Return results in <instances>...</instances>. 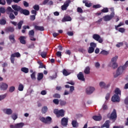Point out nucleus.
<instances>
[{"mask_svg":"<svg viewBox=\"0 0 128 128\" xmlns=\"http://www.w3.org/2000/svg\"><path fill=\"white\" fill-rule=\"evenodd\" d=\"M118 30V32H124L126 30L124 29V28H119Z\"/></svg>","mask_w":128,"mask_h":128,"instance_id":"nucleus-60","label":"nucleus"},{"mask_svg":"<svg viewBox=\"0 0 128 128\" xmlns=\"http://www.w3.org/2000/svg\"><path fill=\"white\" fill-rule=\"evenodd\" d=\"M102 110L104 112H106V110H108V104H103V105L102 106Z\"/></svg>","mask_w":128,"mask_h":128,"instance_id":"nucleus-34","label":"nucleus"},{"mask_svg":"<svg viewBox=\"0 0 128 128\" xmlns=\"http://www.w3.org/2000/svg\"><path fill=\"white\" fill-rule=\"evenodd\" d=\"M93 8H102V6L100 4L93 5L92 6Z\"/></svg>","mask_w":128,"mask_h":128,"instance_id":"nucleus-57","label":"nucleus"},{"mask_svg":"<svg viewBox=\"0 0 128 128\" xmlns=\"http://www.w3.org/2000/svg\"><path fill=\"white\" fill-rule=\"evenodd\" d=\"M114 92L116 94L112 96V100L113 102H119L120 100V96H120L122 92L119 88H116L114 90Z\"/></svg>","mask_w":128,"mask_h":128,"instance_id":"nucleus-2","label":"nucleus"},{"mask_svg":"<svg viewBox=\"0 0 128 128\" xmlns=\"http://www.w3.org/2000/svg\"><path fill=\"white\" fill-rule=\"evenodd\" d=\"M92 38L95 40H96V42H98L100 44H102V42H104L102 38H100V36L98 34H93Z\"/></svg>","mask_w":128,"mask_h":128,"instance_id":"nucleus-9","label":"nucleus"},{"mask_svg":"<svg viewBox=\"0 0 128 128\" xmlns=\"http://www.w3.org/2000/svg\"><path fill=\"white\" fill-rule=\"evenodd\" d=\"M102 12H108V8H104L101 10Z\"/></svg>","mask_w":128,"mask_h":128,"instance_id":"nucleus-55","label":"nucleus"},{"mask_svg":"<svg viewBox=\"0 0 128 128\" xmlns=\"http://www.w3.org/2000/svg\"><path fill=\"white\" fill-rule=\"evenodd\" d=\"M18 90L22 92L24 90V85L22 84H20L18 88Z\"/></svg>","mask_w":128,"mask_h":128,"instance_id":"nucleus-47","label":"nucleus"},{"mask_svg":"<svg viewBox=\"0 0 128 128\" xmlns=\"http://www.w3.org/2000/svg\"><path fill=\"white\" fill-rule=\"evenodd\" d=\"M92 118L96 122H100V120H102V116H92Z\"/></svg>","mask_w":128,"mask_h":128,"instance_id":"nucleus-25","label":"nucleus"},{"mask_svg":"<svg viewBox=\"0 0 128 128\" xmlns=\"http://www.w3.org/2000/svg\"><path fill=\"white\" fill-rule=\"evenodd\" d=\"M11 118H12V120H16V118H18V114H14L12 115Z\"/></svg>","mask_w":128,"mask_h":128,"instance_id":"nucleus-48","label":"nucleus"},{"mask_svg":"<svg viewBox=\"0 0 128 128\" xmlns=\"http://www.w3.org/2000/svg\"><path fill=\"white\" fill-rule=\"evenodd\" d=\"M28 36L30 38H32L34 36V30H30L28 32Z\"/></svg>","mask_w":128,"mask_h":128,"instance_id":"nucleus-31","label":"nucleus"},{"mask_svg":"<svg viewBox=\"0 0 128 128\" xmlns=\"http://www.w3.org/2000/svg\"><path fill=\"white\" fill-rule=\"evenodd\" d=\"M77 77L78 78V80H80L84 82V74H82V72H80L79 74H78Z\"/></svg>","mask_w":128,"mask_h":128,"instance_id":"nucleus-14","label":"nucleus"},{"mask_svg":"<svg viewBox=\"0 0 128 128\" xmlns=\"http://www.w3.org/2000/svg\"><path fill=\"white\" fill-rule=\"evenodd\" d=\"M70 2H72V1L70 0H68L66 2H64V5L62 6L61 7L62 10H66Z\"/></svg>","mask_w":128,"mask_h":128,"instance_id":"nucleus-10","label":"nucleus"},{"mask_svg":"<svg viewBox=\"0 0 128 128\" xmlns=\"http://www.w3.org/2000/svg\"><path fill=\"white\" fill-rule=\"evenodd\" d=\"M41 112L43 114H46V112H48V107L46 106H44L42 108Z\"/></svg>","mask_w":128,"mask_h":128,"instance_id":"nucleus-32","label":"nucleus"},{"mask_svg":"<svg viewBox=\"0 0 128 128\" xmlns=\"http://www.w3.org/2000/svg\"><path fill=\"white\" fill-rule=\"evenodd\" d=\"M21 72H24V74H28L29 72L28 68L23 67L21 68Z\"/></svg>","mask_w":128,"mask_h":128,"instance_id":"nucleus-30","label":"nucleus"},{"mask_svg":"<svg viewBox=\"0 0 128 128\" xmlns=\"http://www.w3.org/2000/svg\"><path fill=\"white\" fill-rule=\"evenodd\" d=\"M6 10L4 7L0 8V14H6Z\"/></svg>","mask_w":128,"mask_h":128,"instance_id":"nucleus-42","label":"nucleus"},{"mask_svg":"<svg viewBox=\"0 0 128 128\" xmlns=\"http://www.w3.org/2000/svg\"><path fill=\"white\" fill-rule=\"evenodd\" d=\"M23 4L25 8H28V6H30V4L28 2H26V1H24Z\"/></svg>","mask_w":128,"mask_h":128,"instance_id":"nucleus-54","label":"nucleus"},{"mask_svg":"<svg viewBox=\"0 0 128 128\" xmlns=\"http://www.w3.org/2000/svg\"><path fill=\"white\" fill-rule=\"evenodd\" d=\"M26 38L24 36H20L19 38L20 44H26L25 40Z\"/></svg>","mask_w":128,"mask_h":128,"instance_id":"nucleus-19","label":"nucleus"},{"mask_svg":"<svg viewBox=\"0 0 128 128\" xmlns=\"http://www.w3.org/2000/svg\"><path fill=\"white\" fill-rule=\"evenodd\" d=\"M30 20L34 21L36 20V15H31L30 16Z\"/></svg>","mask_w":128,"mask_h":128,"instance_id":"nucleus-62","label":"nucleus"},{"mask_svg":"<svg viewBox=\"0 0 128 128\" xmlns=\"http://www.w3.org/2000/svg\"><path fill=\"white\" fill-rule=\"evenodd\" d=\"M6 94H2V95H0V100H4V98H6Z\"/></svg>","mask_w":128,"mask_h":128,"instance_id":"nucleus-51","label":"nucleus"},{"mask_svg":"<svg viewBox=\"0 0 128 128\" xmlns=\"http://www.w3.org/2000/svg\"><path fill=\"white\" fill-rule=\"evenodd\" d=\"M72 20V18L70 16H64L62 19V22H70Z\"/></svg>","mask_w":128,"mask_h":128,"instance_id":"nucleus-23","label":"nucleus"},{"mask_svg":"<svg viewBox=\"0 0 128 128\" xmlns=\"http://www.w3.org/2000/svg\"><path fill=\"white\" fill-rule=\"evenodd\" d=\"M20 14H24V16H30V11L26 9L22 8Z\"/></svg>","mask_w":128,"mask_h":128,"instance_id":"nucleus-15","label":"nucleus"},{"mask_svg":"<svg viewBox=\"0 0 128 128\" xmlns=\"http://www.w3.org/2000/svg\"><path fill=\"white\" fill-rule=\"evenodd\" d=\"M12 8L10 6H8L7 8V13L11 12H13L14 16H16L18 14V12H20V10H22V8L20 6H18L17 4H14L12 6Z\"/></svg>","mask_w":128,"mask_h":128,"instance_id":"nucleus-1","label":"nucleus"},{"mask_svg":"<svg viewBox=\"0 0 128 128\" xmlns=\"http://www.w3.org/2000/svg\"><path fill=\"white\" fill-rule=\"evenodd\" d=\"M16 124V128H22L24 126V122H20L18 124Z\"/></svg>","mask_w":128,"mask_h":128,"instance_id":"nucleus-29","label":"nucleus"},{"mask_svg":"<svg viewBox=\"0 0 128 128\" xmlns=\"http://www.w3.org/2000/svg\"><path fill=\"white\" fill-rule=\"evenodd\" d=\"M90 47L92 48H96V44L92 42L90 44Z\"/></svg>","mask_w":128,"mask_h":128,"instance_id":"nucleus-50","label":"nucleus"},{"mask_svg":"<svg viewBox=\"0 0 128 128\" xmlns=\"http://www.w3.org/2000/svg\"><path fill=\"white\" fill-rule=\"evenodd\" d=\"M108 118L110 120H116V118H118V115L116 114V109H114L113 111L112 112L110 116L108 114L107 115Z\"/></svg>","mask_w":128,"mask_h":128,"instance_id":"nucleus-5","label":"nucleus"},{"mask_svg":"<svg viewBox=\"0 0 128 128\" xmlns=\"http://www.w3.org/2000/svg\"><path fill=\"white\" fill-rule=\"evenodd\" d=\"M6 32H14V27H8L6 28L5 30Z\"/></svg>","mask_w":128,"mask_h":128,"instance_id":"nucleus-22","label":"nucleus"},{"mask_svg":"<svg viewBox=\"0 0 128 128\" xmlns=\"http://www.w3.org/2000/svg\"><path fill=\"white\" fill-rule=\"evenodd\" d=\"M102 128H110V120H107L106 121L104 124L101 126Z\"/></svg>","mask_w":128,"mask_h":128,"instance_id":"nucleus-21","label":"nucleus"},{"mask_svg":"<svg viewBox=\"0 0 128 128\" xmlns=\"http://www.w3.org/2000/svg\"><path fill=\"white\" fill-rule=\"evenodd\" d=\"M68 122V118H63L61 120V124L63 126H66Z\"/></svg>","mask_w":128,"mask_h":128,"instance_id":"nucleus-12","label":"nucleus"},{"mask_svg":"<svg viewBox=\"0 0 128 128\" xmlns=\"http://www.w3.org/2000/svg\"><path fill=\"white\" fill-rule=\"evenodd\" d=\"M14 58H20V54L17 52L11 54L10 60L12 64H14Z\"/></svg>","mask_w":128,"mask_h":128,"instance_id":"nucleus-8","label":"nucleus"},{"mask_svg":"<svg viewBox=\"0 0 128 128\" xmlns=\"http://www.w3.org/2000/svg\"><path fill=\"white\" fill-rule=\"evenodd\" d=\"M118 58V56H116L112 58L110 62H116Z\"/></svg>","mask_w":128,"mask_h":128,"instance_id":"nucleus-38","label":"nucleus"},{"mask_svg":"<svg viewBox=\"0 0 128 128\" xmlns=\"http://www.w3.org/2000/svg\"><path fill=\"white\" fill-rule=\"evenodd\" d=\"M94 52V48H92V47H89L88 50V54H92Z\"/></svg>","mask_w":128,"mask_h":128,"instance_id":"nucleus-46","label":"nucleus"},{"mask_svg":"<svg viewBox=\"0 0 128 128\" xmlns=\"http://www.w3.org/2000/svg\"><path fill=\"white\" fill-rule=\"evenodd\" d=\"M124 46V42H118V44H116V48H120V46Z\"/></svg>","mask_w":128,"mask_h":128,"instance_id":"nucleus-58","label":"nucleus"},{"mask_svg":"<svg viewBox=\"0 0 128 128\" xmlns=\"http://www.w3.org/2000/svg\"><path fill=\"white\" fill-rule=\"evenodd\" d=\"M74 86H70V92L72 94V92H74Z\"/></svg>","mask_w":128,"mask_h":128,"instance_id":"nucleus-64","label":"nucleus"},{"mask_svg":"<svg viewBox=\"0 0 128 128\" xmlns=\"http://www.w3.org/2000/svg\"><path fill=\"white\" fill-rule=\"evenodd\" d=\"M77 12H79L80 14H82V12H84V10L80 7H78L77 8Z\"/></svg>","mask_w":128,"mask_h":128,"instance_id":"nucleus-53","label":"nucleus"},{"mask_svg":"<svg viewBox=\"0 0 128 128\" xmlns=\"http://www.w3.org/2000/svg\"><path fill=\"white\" fill-rule=\"evenodd\" d=\"M100 54H103V56H108V54L109 52H108L106 50H103L100 52Z\"/></svg>","mask_w":128,"mask_h":128,"instance_id":"nucleus-44","label":"nucleus"},{"mask_svg":"<svg viewBox=\"0 0 128 128\" xmlns=\"http://www.w3.org/2000/svg\"><path fill=\"white\" fill-rule=\"evenodd\" d=\"M22 24H24V20H20L17 24L18 30H21Z\"/></svg>","mask_w":128,"mask_h":128,"instance_id":"nucleus-35","label":"nucleus"},{"mask_svg":"<svg viewBox=\"0 0 128 128\" xmlns=\"http://www.w3.org/2000/svg\"><path fill=\"white\" fill-rule=\"evenodd\" d=\"M118 63L116 62H110L109 64V66L110 68H112L114 70V68H118Z\"/></svg>","mask_w":128,"mask_h":128,"instance_id":"nucleus-20","label":"nucleus"},{"mask_svg":"<svg viewBox=\"0 0 128 128\" xmlns=\"http://www.w3.org/2000/svg\"><path fill=\"white\" fill-rule=\"evenodd\" d=\"M4 112L6 114L10 115L12 114V110L10 108L4 109Z\"/></svg>","mask_w":128,"mask_h":128,"instance_id":"nucleus-24","label":"nucleus"},{"mask_svg":"<svg viewBox=\"0 0 128 128\" xmlns=\"http://www.w3.org/2000/svg\"><path fill=\"white\" fill-rule=\"evenodd\" d=\"M43 78H44V74L38 73V78H37L38 80H42Z\"/></svg>","mask_w":128,"mask_h":128,"instance_id":"nucleus-33","label":"nucleus"},{"mask_svg":"<svg viewBox=\"0 0 128 128\" xmlns=\"http://www.w3.org/2000/svg\"><path fill=\"white\" fill-rule=\"evenodd\" d=\"M85 6H86L87 8H90V6H92V3L91 2H86L85 4Z\"/></svg>","mask_w":128,"mask_h":128,"instance_id":"nucleus-63","label":"nucleus"},{"mask_svg":"<svg viewBox=\"0 0 128 128\" xmlns=\"http://www.w3.org/2000/svg\"><path fill=\"white\" fill-rule=\"evenodd\" d=\"M14 90H16V88L14 86H10L9 88V92H14Z\"/></svg>","mask_w":128,"mask_h":128,"instance_id":"nucleus-52","label":"nucleus"},{"mask_svg":"<svg viewBox=\"0 0 128 128\" xmlns=\"http://www.w3.org/2000/svg\"><path fill=\"white\" fill-rule=\"evenodd\" d=\"M12 12H9L8 13V8L6 9V14H9L10 20H14V18H16V15H14Z\"/></svg>","mask_w":128,"mask_h":128,"instance_id":"nucleus-16","label":"nucleus"},{"mask_svg":"<svg viewBox=\"0 0 128 128\" xmlns=\"http://www.w3.org/2000/svg\"><path fill=\"white\" fill-rule=\"evenodd\" d=\"M6 24V20L4 19H1L0 20V24L2 26H4Z\"/></svg>","mask_w":128,"mask_h":128,"instance_id":"nucleus-45","label":"nucleus"},{"mask_svg":"<svg viewBox=\"0 0 128 128\" xmlns=\"http://www.w3.org/2000/svg\"><path fill=\"white\" fill-rule=\"evenodd\" d=\"M54 113L56 114L57 118H62L64 116V110H58V109H54Z\"/></svg>","mask_w":128,"mask_h":128,"instance_id":"nucleus-4","label":"nucleus"},{"mask_svg":"<svg viewBox=\"0 0 128 128\" xmlns=\"http://www.w3.org/2000/svg\"><path fill=\"white\" fill-rule=\"evenodd\" d=\"M124 24V23L120 22L118 26H115V29L116 30H118V28H120V26H122Z\"/></svg>","mask_w":128,"mask_h":128,"instance_id":"nucleus-56","label":"nucleus"},{"mask_svg":"<svg viewBox=\"0 0 128 128\" xmlns=\"http://www.w3.org/2000/svg\"><path fill=\"white\" fill-rule=\"evenodd\" d=\"M56 55L57 56L58 58H62V52L60 51L57 52Z\"/></svg>","mask_w":128,"mask_h":128,"instance_id":"nucleus-61","label":"nucleus"},{"mask_svg":"<svg viewBox=\"0 0 128 128\" xmlns=\"http://www.w3.org/2000/svg\"><path fill=\"white\" fill-rule=\"evenodd\" d=\"M84 74H90V66H86L84 70Z\"/></svg>","mask_w":128,"mask_h":128,"instance_id":"nucleus-26","label":"nucleus"},{"mask_svg":"<svg viewBox=\"0 0 128 128\" xmlns=\"http://www.w3.org/2000/svg\"><path fill=\"white\" fill-rule=\"evenodd\" d=\"M99 86L101 88H108L110 86V84H106L104 82H100Z\"/></svg>","mask_w":128,"mask_h":128,"instance_id":"nucleus-11","label":"nucleus"},{"mask_svg":"<svg viewBox=\"0 0 128 128\" xmlns=\"http://www.w3.org/2000/svg\"><path fill=\"white\" fill-rule=\"evenodd\" d=\"M128 68L124 64L122 66H120L117 69L116 74L114 73V78H118V76H120L122 72H124V70H126V69Z\"/></svg>","mask_w":128,"mask_h":128,"instance_id":"nucleus-3","label":"nucleus"},{"mask_svg":"<svg viewBox=\"0 0 128 128\" xmlns=\"http://www.w3.org/2000/svg\"><path fill=\"white\" fill-rule=\"evenodd\" d=\"M72 124L73 128H78V123L76 120H73L72 122Z\"/></svg>","mask_w":128,"mask_h":128,"instance_id":"nucleus-28","label":"nucleus"},{"mask_svg":"<svg viewBox=\"0 0 128 128\" xmlns=\"http://www.w3.org/2000/svg\"><path fill=\"white\" fill-rule=\"evenodd\" d=\"M34 28L36 30H40V32H44V28L43 26L35 25L34 26Z\"/></svg>","mask_w":128,"mask_h":128,"instance_id":"nucleus-18","label":"nucleus"},{"mask_svg":"<svg viewBox=\"0 0 128 128\" xmlns=\"http://www.w3.org/2000/svg\"><path fill=\"white\" fill-rule=\"evenodd\" d=\"M62 74L65 76H70V72H68V70L66 69L63 70Z\"/></svg>","mask_w":128,"mask_h":128,"instance_id":"nucleus-36","label":"nucleus"},{"mask_svg":"<svg viewBox=\"0 0 128 128\" xmlns=\"http://www.w3.org/2000/svg\"><path fill=\"white\" fill-rule=\"evenodd\" d=\"M53 102L55 104L58 105V104H60V100H58V99H54L53 100Z\"/></svg>","mask_w":128,"mask_h":128,"instance_id":"nucleus-59","label":"nucleus"},{"mask_svg":"<svg viewBox=\"0 0 128 128\" xmlns=\"http://www.w3.org/2000/svg\"><path fill=\"white\" fill-rule=\"evenodd\" d=\"M8 88V85L6 83H2L0 86V88L2 90H6Z\"/></svg>","mask_w":128,"mask_h":128,"instance_id":"nucleus-17","label":"nucleus"},{"mask_svg":"<svg viewBox=\"0 0 128 128\" xmlns=\"http://www.w3.org/2000/svg\"><path fill=\"white\" fill-rule=\"evenodd\" d=\"M114 17V12H111L110 15H106L103 16V19L104 22H110Z\"/></svg>","mask_w":128,"mask_h":128,"instance_id":"nucleus-7","label":"nucleus"},{"mask_svg":"<svg viewBox=\"0 0 128 128\" xmlns=\"http://www.w3.org/2000/svg\"><path fill=\"white\" fill-rule=\"evenodd\" d=\"M60 104L61 106H64L66 104V102L64 100H60Z\"/></svg>","mask_w":128,"mask_h":128,"instance_id":"nucleus-37","label":"nucleus"},{"mask_svg":"<svg viewBox=\"0 0 128 128\" xmlns=\"http://www.w3.org/2000/svg\"><path fill=\"white\" fill-rule=\"evenodd\" d=\"M95 90L96 89L94 87H88L86 89V93L87 94H92Z\"/></svg>","mask_w":128,"mask_h":128,"instance_id":"nucleus-13","label":"nucleus"},{"mask_svg":"<svg viewBox=\"0 0 128 128\" xmlns=\"http://www.w3.org/2000/svg\"><path fill=\"white\" fill-rule=\"evenodd\" d=\"M53 98H60V94H55L53 95Z\"/></svg>","mask_w":128,"mask_h":128,"instance_id":"nucleus-49","label":"nucleus"},{"mask_svg":"<svg viewBox=\"0 0 128 128\" xmlns=\"http://www.w3.org/2000/svg\"><path fill=\"white\" fill-rule=\"evenodd\" d=\"M38 64H40V66H38V68H46V66H44V64H42V62L39 61L38 62Z\"/></svg>","mask_w":128,"mask_h":128,"instance_id":"nucleus-40","label":"nucleus"},{"mask_svg":"<svg viewBox=\"0 0 128 128\" xmlns=\"http://www.w3.org/2000/svg\"><path fill=\"white\" fill-rule=\"evenodd\" d=\"M31 78L32 80H36V72H33L31 74H30Z\"/></svg>","mask_w":128,"mask_h":128,"instance_id":"nucleus-41","label":"nucleus"},{"mask_svg":"<svg viewBox=\"0 0 128 128\" xmlns=\"http://www.w3.org/2000/svg\"><path fill=\"white\" fill-rule=\"evenodd\" d=\"M32 8L36 12H38V10H40V6L38 4H36L34 5Z\"/></svg>","mask_w":128,"mask_h":128,"instance_id":"nucleus-39","label":"nucleus"},{"mask_svg":"<svg viewBox=\"0 0 128 128\" xmlns=\"http://www.w3.org/2000/svg\"><path fill=\"white\" fill-rule=\"evenodd\" d=\"M48 54V53H46V52H42L40 53V56H41L42 58H46V55Z\"/></svg>","mask_w":128,"mask_h":128,"instance_id":"nucleus-43","label":"nucleus"},{"mask_svg":"<svg viewBox=\"0 0 128 128\" xmlns=\"http://www.w3.org/2000/svg\"><path fill=\"white\" fill-rule=\"evenodd\" d=\"M9 39L10 40L12 44H14L16 42V40L14 39V34H11L9 36Z\"/></svg>","mask_w":128,"mask_h":128,"instance_id":"nucleus-27","label":"nucleus"},{"mask_svg":"<svg viewBox=\"0 0 128 128\" xmlns=\"http://www.w3.org/2000/svg\"><path fill=\"white\" fill-rule=\"evenodd\" d=\"M40 120L44 124H50L52 122V118L47 116L46 118L44 117L40 116L39 118Z\"/></svg>","mask_w":128,"mask_h":128,"instance_id":"nucleus-6","label":"nucleus"}]
</instances>
